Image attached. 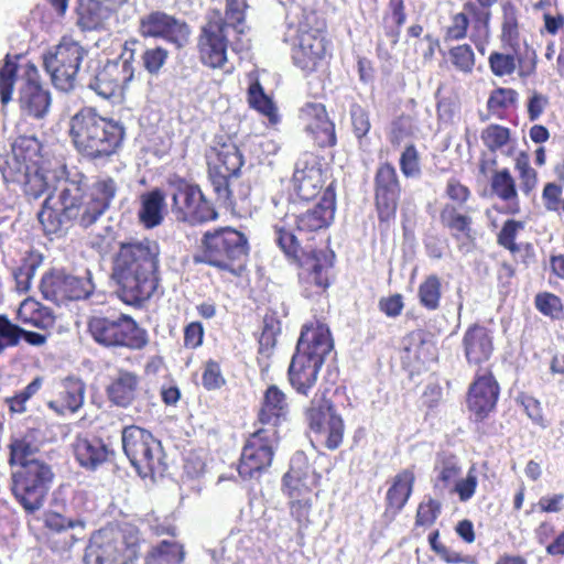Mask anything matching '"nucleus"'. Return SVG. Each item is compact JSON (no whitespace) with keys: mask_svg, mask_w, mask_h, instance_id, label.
Segmentation results:
<instances>
[{"mask_svg":"<svg viewBox=\"0 0 564 564\" xmlns=\"http://www.w3.org/2000/svg\"><path fill=\"white\" fill-rule=\"evenodd\" d=\"M247 101L250 108L268 118L270 123H278L279 115L276 106L271 97H269L259 80L252 82L247 91Z\"/></svg>","mask_w":564,"mask_h":564,"instance_id":"42","label":"nucleus"},{"mask_svg":"<svg viewBox=\"0 0 564 564\" xmlns=\"http://www.w3.org/2000/svg\"><path fill=\"white\" fill-rule=\"evenodd\" d=\"M498 0H467L466 9L471 14L470 41L480 54H485L489 43V23L491 19V7Z\"/></svg>","mask_w":564,"mask_h":564,"instance_id":"33","label":"nucleus"},{"mask_svg":"<svg viewBox=\"0 0 564 564\" xmlns=\"http://www.w3.org/2000/svg\"><path fill=\"white\" fill-rule=\"evenodd\" d=\"M85 55L86 51L80 43L66 35L53 51L44 54L45 70L56 88L63 91L74 88Z\"/></svg>","mask_w":564,"mask_h":564,"instance_id":"17","label":"nucleus"},{"mask_svg":"<svg viewBox=\"0 0 564 564\" xmlns=\"http://www.w3.org/2000/svg\"><path fill=\"white\" fill-rule=\"evenodd\" d=\"M442 295V280L437 274L426 275L417 288L419 303L427 311H437L441 307Z\"/></svg>","mask_w":564,"mask_h":564,"instance_id":"47","label":"nucleus"},{"mask_svg":"<svg viewBox=\"0 0 564 564\" xmlns=\"http://www.w3.org/2000/svg\"><path fill=\"white\" fill-rule=\"evenodd\" d=\"M280 442L273 430H259L249 434L241 449L238 475L243 480L259 479L272 466Z\"/></svg>","mask_w":564,"mask_h":564,"instance_id":"16","label":"nucleus"},{"mask_svg":"<svg viewBox=\"0 0 564 564\" xmlns=\"http://www.w3.org/2000/svg\"><path fill=\"white\" fill-rule=\"evenodd\" d=\"M462 350L467 365L476 370H486L494 355V332L480 323L470 324L462 337Z\"/></svg>","mask_w":564,"mask_h":564,"instance_id":"25","label":"nucleus"},{"mask_svg":"<svg viewBox=\"0 0 564 564\" xmlns=\"http://www.w3.org/2000/svg\"><path fill=\"white\" fill-rule=\"evenodd\" d=\"M441 513H442V503L435 498H432V497L425 498L417 505L416 512H415V519H414V529L432 528L436 523Z\"/></svg>","mask_w":564,"mask_h":564,"instance_id":"53","label":"nucleus"},{"mask_svg":"<svg viewBox=\"0 0 564 564\" xmlns=\"http://www.w3.org/2000/svg\"><path fill=\"white\" fill-rule=\"evenodd\" d=\"M51 196H48L42 204V208L37 214L39 221L45 235H57L63 230L72 227L70 220L64 217V206L56 210L50 205Z\"/></svg>","mask_w":564,"mask_h":564,"instance_id":"44","label":"nucleus"},{"mask_svg":"<svg viewBox=\"0 0 564 564\" xmlns=\"http://www.w3.org/2000/svg\"><path fill=\"white\" fill-rule=\"evenodd\" d=\"M65 174L58 202L64 206V217L70 225L88 228L93 226L110 207L117 193V183L111 176L97 178L91 185L83 172L70 174L62 165Z\"/></svg>","mask_w":564,"mask_h":564,"instance_id":"5","label":"nucleus"},{"mask_svg":"<svg viewBox=\"0 0 564 564\" xmlns=\"http://www.w3.org/2000/svg\"><path fill=\"white\" fill-rule=\"evenodd\" d=\"M77 24L84 31L98 30L102 26L104 7L98 0H82L77 7Z\"/></svg>","mask_w":564,"mask_h":564,"instance_id":"46","label":"nucleus"},{"mask_svg":"<svg viewBox=\"0 0 564 564\" xmlns=\"http://www.w3.org/2000/svg\"><path fill=\"white\" fill-rule=\"evenodd\" d=\"M294 189L304 200L318 196L325 185L324 171L313 154H305L296 163L293 174Z\"/></svg>","mask_w":564,"mask_h":564,"instance_id":"28","label":"nucleus"},{"mask_svg":"<svg viewBox=\"0 0 564 564\" xmlns=\"http://www.w3.org/2000/svg\"><path fill=\"white\" fill-rule=\"evenodd\" d=\"M15 319L19 325H28L41 330H48L56 323L53 310L33 297H26L19 304Z\"/></svg>","mask_w":564,"mask_h":564,"instance_id":"34","label":"nucleus"},{"mask_svg":"<svg viewBox=\"0 0 564 564\" xmlns=\"http://www.w3.org/2000/svg\"><path fill=\"white\" fill-rule=\"evenodd\" d=\"M227 380L223 373L220 364L215 359H208L202 365V386L207 391L220 390Z\"/></svg>","mask_w":564,"mask_h":564,"instance_id":"56","label":"nucleus"},{"mask_svg":"<svg viewBox=\"0 0 564 564\" xmlns=\"http://www.w3.org/2000/svg\"><path fill=\"white\" fill-rule=\"evenodd\" d=\"M208 178L217 202L236 210L251 194V186L241 178L245 160L237 144L229 137H218L206 154Z\"/></svg>","mask_w":564,"mask_h":564,"instance_id":"6","label":"nucleus"},{"mask_svg":"<svg viewBox=\"0 0 564 564\" xmlns=\"http://www.w3.org/2000/svg\"><path fill=\"white\" fill-rule=\"evenodd\" d=\"M21 325L13 323L8 315L0 314V356L8 349L20 345Z\"/></svg>","mask_w":564,"mask_h":564,"instance_id":"60","label":"nucleus"},{"mask_svg":"<svg viewBox=\"0 0 564 564\" xmlns=\"http://www.w3.org/2000/svg\"><path fill=\"white\" fill-rule=\"evenodd\" d=\"M142 534L138 527L124 524L117 533L89 550L85 564H135L141 555Z\"/></svg>","mask_w":564,"mask_h":564,"instance_id":"14","label":"nucleus"},{"mask_svg":"<svg viewBox=\"0 0 564 564\" xmlns=\"http://www.w3.org/2000/svg\"><path fill=\"white\" fill-rule=\"evenodd\" d=\"M533 302L536 311L543 316L552 321L564 318V303L558 295L549 291L539 292Z\"/></svg>","mask_w":564,"mask_h":564,"instance_id":"52","label":"nucleus"},{"mask_svg":"<svg viewBox=\"0 0 564 564\" xmlns=\"http://www.w3.org/2000/svg\"><path fill=\"white\" fill-rule=\"evenodd\" d=\"M167 58L169 51L160 45L144 50L141 55L142 66L151 75L159 74Z\"/></svg>","mask_w":564,"mask_h":564,"instance_id":"64","label":"nucleus"},{"mask_svg":"<svg viewBox=\"0 0 564 564\" xmlns=\"http://www.w3.org/2000/svg\"><path fill=\"white\" fill-rule=\"evenodd\" d=\"M4 181L21 185L24 194L34 199L42 196L48 189V183L41 165L37 169L22 172L21 180Z\"/></svg>","mask_w":564,"mask_h":564,"instance_id":"49","label":"nucleus"},{"mask_svg":"<svg viewBox=\"0 0 564 564\" xmlns=\"http://www.w3.org/2000/svg\"><path fill=\"white\" fill-rule=\"evenodd\" d=\"M170 185L173 188L171 212L177 221L195 226L217 219L215 207L197 184L178 177Z\"/></svg>","mask_w":564,"mask_h":564,"instance_id":"15","label":"nucleus"},{"mask_svg":"<svg viewBox=\"0 0 564 564\" xmlns=\"http://www.w3.org/2000/svg\"><path fill=\"white\" fill-rule=\"evenodd\" d=\"M39 431L29 429L20 437L12 438L9 444V465L23 466L32 460H39L34 456L41 449V443L37 440Z\"/></svg>","mask_w":564,"mask_h":564,"instance_id":"38","label":"nucleus"},{"mask_svg":"<svg viewBox=\"0 0 564 564\" xmlns=\"http://www.w3.org/2000/svg\"><path fill=\"white\" fill-rule=\"evenodd\" d=\"M451 65L462 74H471L476 65L473 47L467 44H457L448 50Z\"/></svg>","mask_w":564,"mask_h":564,"instance_id":"54","label":"nucleus"},{"mask_svg":"<svg viewBox=\"0 0 564 564\" xmlns=\"http://www.w3.org/2000/svg\"><path fill=\"white\" fill-rule=\"evenodd\" d=\"M111 451L99 437H78L74 444V455L77 463L88 469L95 470L106 463Z\"/></svg>","mask_w":564,"mask_h":564,"instance_id":"36","label":"nucleus"},{"mask_svg":"<svg viewBox=\"0 0 564 564\" xmlns=\"http://www.w3.org/2000/svg\"><path fill=\"white\" fill-rule=\"evenodd\" d=\"M481 140L491 152H496L509 143L510 129L500 124H489L482 130Z\"/></svg>","mask_w":564,"mask_h":564,"instance_id":"62","label":"nucleus"},{"mask_svg":"<svg viewBox=\"0 0 564 564\" xmlns=\"http://www.w3.org/2000/svg\"><path fill=\"white\" fill-rule=\"evenodd\" d=\"M40 291L45 300L59 304L89 297L94 284L90 278H80L65 270L52 269L42 276Z\"/></svg>","mask_w":564,"mask_h":564,"instance_id":"21","label":"nucleus"},{"mask_svg":"<svg viewBox=\"0 0 564 564\" xmlns=\"http://www.w3.org/2000/svg\"><path fill=\"white\" fill-rule=\"evenodd\" d=\"M401 192L402 186L394 165L388 161L379 163L373 176V199L381 230H387L395 219Z\"/></svg>","mask_w":564,"mask_h":564,"instance_id":"19","label":"nucleus"},{"mask_svg":"<svg viewBox=\"0 0 564 564\" xmlns=\"http://www.w3.org/2000/svg\"><path fill=\"white\" fill-rule=\"evenodd\" d=\"M42 261L43 257L37 251L30 250L25 253L20 265L13 271L18 292L25 293L30 290L32 280Z\"/></svg>","mask_w":564,"mask_h":564,"instance_id":"43","label":"nucleus"},{"mask_svg":"<svg viewBox=\"0 0 564 564\" xmlns=\"http://www.w3.org/2000/svg\"><path fill=\"white\" fill-rule=\"evenodd\" d=\"M42 162V143L34 135H18L11 153L0 163L4 180H21L22 172L37 169Z\"/></svg>","mask_w":564,"mask_h":564,"instance_id":"23","label":"nucleus"},{"mask_svg":"<svg viewBox=\"0 0 564 564\" xmlns=\"http://www.w3.org/2000/svg\"><path fill=\"white\" fill-rule=\"evenodd\" d=\"M514 170L520 181V191L523 195L529 196L536 188L539 183V174L531 166L527 152L521 151L514 159Z\"/></svg>","mask_w":564,"mask_h":564,"instance_id":"50","label":"nucleus"},{"mask_svg":"<svg viewBox=\"0 0 564 564\" xmlns=\"http://www.w3.org/2000/svg\"><path fill=\"white\" fill-rule=\"evenodd\" d=\"M18 55L7 54L0 66V101L3 106L11 101L18 78Z\"/></svg>","mask_w":564,"mask_h":564,"instance_id":"48","label":"nucleus"},{"mask_svg":"<svg viewBox=\"0 0 564 564\" xmlns=\"http://www.w3.org/2000/svg\"><path fill=\"white\" fill-rule=\"evenodd\" d=\"M159 256L158 242L148 238L119 245L112 276L124 304L140 306L154 294L160 281Z\"/></svg>","mask_w":564,"mask_h":564,"instance_id":"2","label":"nucleus"},{"mask_svg":"<svg viewBox=\"0 0 564 564\" xmlns=\"http://www.w3.org/2000/svg\"><path fill=\"white\" fill-rule=\"evenodd\" d=\"M85 393V382L76 376H67L56 384L47 408L58 415L74 414L83 406Z\"/></svg>","mask_w":564,"mask_h":564,"instance_id":"30","label":"nucleus"},{"mask_svg":"<svg viewBox=\"0 0 564 564\" xmlns=\"http://www.w3.org/2000/svg\"><path fill=\"white\" fill-rule=\"evenodd\" d=\"M141 389V377L129 369L119 368L115 377L106 386L108 401L118 408L131 406Z\"/></svg>","mask_w":564,"mask_h":564,"instance_id":"31","label":"nucleus"},{"mask_svg":"<svg viewBox=\"0 0 564 564\" xmlns=\"http://www.w3.org/2000/svg\"><path fill=\"white\" fill-rule=\"evenodd\" d=\"M289 403L286 394L275 384H270L263 392L254 425L259 430H273L279 433V426L286 420Z\"/></svg>","mask_w":564,"mask_h":564,"instance_id":"27","label":"nucleus"},{"mask_svg":"<svg viewBox=\"0 0 564 564\" xmlns=\"http://www.w3.org/2000/svg\"><path fill=\"white\" fill-rule=\"evenodd\" d=\"M490 189L500 200L508 204L506 214L516 215L520 213L517 183L508 167L494 171L490 180Z\"/></svg>","mask_w":564,"mask_h":564,"instance_id":"37","label":"nucleus"},{"mask_svg":"<svg viewBox=\"0 0 564 564\" xmlns=\"http://www.w3.org/2000/svg\"><path fill=\"white\" fill-rule=\"evenodd\" d=\"M280 333V322L273 316L265 315L263 327L259 337V354L269 357L276 344V336Z\"/></svg>","mask_w":564,"mask_h":564,"instance_id":"57","label":"nucleus"},{"mask_svg":"<svg viewBox=\"0 0 564 564\" xmlns=\"http://www.w3.org/2000/svg\"><path fill=\"white\" fill-rule=\"evenodd\" d=\"M87 329L95 343L108 349L140 351L150 344L148 330L126 313L94 315Z\"/></svg>","mask_w":564,"mask_h":564,"instance_id":"10","label":"nucleus"},{"mask_svg":"<svg viewBox=\"0 0 564 564\" xmlns=\"http://www.w3.org/2000/svg\"><path fill=\"white\" fill-rule=\"evenodd\" d=\"M459 207L454 204H445L440 212L441 224L454 239H470L473 236V218L467 213L462 212Z\"/></svg>","mask_w":564,"mask_h":564,"instance_id":"39","label":"nucleus"},{"mask_svg":"<svg viewBox=\"0 0 564 564\" xmlns=\"http://www.w3.org/2000/svg\"><path fill=\"white\" fill-rule=\"evenodd\" d=\"M285 21L284 42L290 46L293 65L305 75L319 70L330 57L326 20L313 7L292 2Z\"/></svg>","mask_w":564,"mask_h":564,"instance_id":"3","label":"nucleus"},{"mask_svg":"<svg viewBox=\"0 0 564 564\" xmlns=\"http://www.w3.org/2000/svg\"><path fill=\"white\" fill-rule=\"evenodd\" d=\"M403 362L413 369L430 364L436 359V348L432 335L422 328L409 332L402 338Z\"/></svg>","mask_w":564,"mask_h":564,"instance_id":"29","label":"nucleus"},{"mask_svg":"<svg viewBox=\"0 0 564 564\" xmlns=\"http://www.w3.org/2000/svg\"><path fill=\"white\" fill-rule=\"evenodd\" d=\"M165 195L161 188H154L141 195L139 218L147 228L159 226L163 220Z\"/></svg>","mask_w":564,"mask_h":564,"instance_id":"40","label":"nucleus"},{"mask_svg":"<svg viewBox=\"0 0 564 564\" xmlns=\"http://www.w3.org/2000/svg\"><path fill=\"white\" fill-rule=\"evenodd\" d=\"M230 26L227 19L220 17L209 19L197 36V52L199 62L207 68L221 69L225 74H231L234 66H228L227 28Z\"/></svg>","mask_w":564,"mask_h":564,"instance_id":"18","label":"nucleus"},{"mask_svg":"<svg viewBox=\"0 0 564 564\" xmlns=\"http://www.w3.org/2000/svg\"><path fill=\"white\" fill-rule=\"evenodd\" d=\"M69 137L77 153L88 162H109L126 140L124 124L101 116L94 107H83L69 121Z\"/></svg>","mask_w":564,"mask_h":564,"instance_id":"4","label":"nucleus"},{"mask_svg":"<svg viewBox=\"0 0 564 564\" xmlns=\"http://www.w3.org/2000/svg\"><path fill=\"white\" fill-rule=\"evenodd\" d=\"M415 484L414 467L400 470L390 482L384 498L383 517L393 520L412 496Z\"/></svg>","mask_w":564,"mask_h":564,"instance_id":"32","label":"nucleus"},{"mask_svg":"<svg viewBox=\"0 0 564 564\" xmlns=\"http://www.w3.org/2000/svg\"><path fill=\"white\" fill-rule=\"evenodd\" d=\"M337 391L338 387H319L303 409L308 431L326 449L332 452L343 445L346 431L345 421L333 401V395Z\"/></svg>","mask_w":564,"mask_h":564,"instance_id":"9","label":"nucleus"},{"mask_svg":"<svg viewBox=\"0 0 564 564\" xmlns=\"http://www.w3.org/2000/svg\"><path fill=\"white\" fill-rule=\"evenodd\" d=\"M282 491L288 502H314L318 498L310 477L293 466L282 477Z\"/></svg>","mask_w":564,"mask_h":564,"instance_id":"35","label":"nucleus"},{"mask_svg":"<svg viewBox=\"0 0 564 564\" xmlns=\"http://www.w3.org/2000/svg\"><path fill=\"white\" fill-rule=\"evenodd\" d=\"M43 524L45 529L53 533H62L69 529L85 527L83 520L66 518L54 510H47L43 513Z\"/></svg>","mask_w":564,"mask_h":564,"instance_id":"59","label":"nucleus"},{"mask_svg":"<svg viewBox=\"0 0 564 564\" xmlns=\"http://www.w3.org/2000/svg\"><path fill=\"white\" fill-rule=\"evenodd\" d=\"M225 17L230 26L238 33H245L247 0H225Z\"/></svg>","mask_w":564,"mask_h":564,"instance_id":"61","label":"nucleus"},{"mask_svg":"<svg viewBox=\"0 0 564 564\" xmlns=\"http://www.w3.org/2000/svg\"><path fill=\"white\" fill-rule=\"evenodd\" d=\"M138 33L143 39L162 40L182 48L189 42L192 31L185 20L163 10H152L139 18Z\"/></svg>","mask_w":564,"mask_h":564,"instance_id":"20","label":"nucleus"},{"mask_svg":"<svg viewBox=\"0 0 564 564\" xmlns=\"http://www.w3.org/2000/svg\"><path fill=\"white\" fill-rule=\"evenodd\" d=\"M140 41L130 37L124 41L122 51L118 58L107 61L97 72L89 87L97 95L109 100H121L124 91L134 77L133 63L135 50Z\"/></svg>","mask_w":564,"mask_h":564,"instance_id":"12","label":"nucleus"},{"mask_svg":"<svg viewBox=\"0 0 564 564\" xmlns=\"http://www.w3.org/2000/svg\"><path fill=\"white\" fill-rule=\"evenodd\" d=\"M336 194L328 185L321 200L295 215V231L274 226L275 242L285 258L297 267V280L307 299L324 294L334 281L336 254L330 248L314 246L317 236L326 232L334 221Z\"/></svg>","mask_w":564,"mask_h":564,"instance_id":"1","label":"nucleus"},{"mask_svg":"<svg viewBox=\"0 0 564 564\" xmlns=\"http://www.w3.org/2000/svg\"><path fill=\"white\" fill-rule=\"evenodd\" d=\"M399 165L404 177H417L421 175L420 153L414 143L408 144L402 151Z\"/></svg>","mask_w":564,"mask_h":564,"instance_id":"63","label":"nucleus"},{"mask_svg":"<svg viewBox=\"0 0 564 564\" xmlns=\"http://www.w3.org/2000/svg\"><path fill=\"white\" fill-rule=\"evenodd\" d=\"M500 42L503 46L517 51L520 43V22L517 7L508 1L501 7Z\"/></svg>","mask_w":564,"mask_h":564,"instance_id":"41","label":"nucleus"},{"mask_svg":"<svg viewBox=\"0 0 564 564\" xmlns=\"http://www.w3.org/2000/svg\"><path fill=\"white\" fill-rule=\"evenodd\" d=\"M299 116L305 122V131L317 148L327 149L337 144L336 126L325 105L306 102L300 108Z\"/></svg>","mask_w":564,"mask_h":564,"instance_id":"24","label":"nucleus"},{"mask_svg":"<svg viewBox=\"0 0 564 564\" xmlns=\"http://www.w3.org/2000/svg\"><path fill=\"white\" fill-rule=\"evenodd\" d=\"M54 479L52 467L44 460H32L11 474V492L28 514L43 508Z\"/></svg>","mask_w":564,"mask_h":564,"instance_id":"11","label":"nucleus"},{"mask_svg":"<svg viewBox=\"0 0 564 564\" xmlns=\"http://www.w3.org/2000/svg\"><path fill=\"white\" fill-rule=\"evenodd\" d=\"M19 105L23 112L37 119L46 115L51 105V95L42 86L39 69L32 63L25 66Z\"/></svg>","mask_w":564,"mask_h":564,"instance_id":"26","label":"nucleus"},{"mask_svg":"<svg viewBox=\"0 0 564 564\" xmlns=\"http://www.w3.org/2000/svg\"><path fill=\"white\" fill-rule=\"evenodd\" d=\"M488 65L496 77L510 76L517 69V56L511 53L492 51L488 57Z\"/></svg>","mask_w":564,"mask_h":564,"instance_id":"58","label":"nucleus"},{"mask_svg":"<svg viewBox=\"0 0 564 564\" xmlns=\"http://www.w3.org/2000/svg\"><path fill=\"white\" fill-rule=\"evenodd\" d=\"M471 24V14L466 9V2L463 4V11L451 15L449 24L444 30V41L455 42L467 37L469 25Z\"/></svg>","mask_w":564,"mask_h":564,"instance_id":"55","label":"nucleus"},{"mask_svg":"<svg viewBox=\"0 0 564 564\" xmlns=\"http://www.w3.org/2000/svg\"><path fill=\"white\" fill-rule=\"evenodd\" d=\"M499 395L500 386L494 372L476 370L466 394V404L475 421H484L496 410Z\"/></svg>","mask_w":564,"mask_h":564,"instance_id":"22","label":"nucleus"},{"mask_svg":"<svg viewBox=\"0 0 564 564\" xmlns=\"http://www.w3.org/2000/svg\"><path fill=\"white\" fill-rule=\"evenodd\" d=\"M517 99L518 93L513 88H496L489 95L487 110L492 116L502 119L507 110L517 102Z\"/></svg>","mask_w":564,"mask_h":564,"instance_id":"51","label":"nucleus"},{"mask_svg":"<svg viewBox=\"0 0 564 564\" xmlns=\"http://www.w3.org/2000/svg\"><path fill=\"white\" fill-rule=\"evenodd\" d=\"M183 545L175 541L163 540L153 546L145 556L147 564H181L184 561Z\"/></svg>","mask_w":564,"mask_h":564,"instance_id":"45","label":"nucleus"},{"mask_svg":"<svg viewBox=\"0 0 564 564\" xmlns=\"http://www.w3.org/2000/svg\"><path fill=\"white\" fill-rule=\"evenodd\" d=\"M122 449L138 474L153 478L165 469L161 442L151 432L137 425L123 427Z\"/></svg>","mask_w":564,"mask_h":564,"instance_id":"13","label":"nucleus"},{"mask_svg":"<svg viewBox=\"0 0 564 564\" xmlns=\"http://www.w3.org/2000/svg\"><path fill=\"white\" fill-rule=\"evenodd\" d=\"M249 241L236 228L226 226L203 234L195 263L217 269L224 278H241L247 272Z\"/></svg>","mask_w":564,"mask_h":564,"instance_id":"7","label":"nucleus"},{"mask_svg":"<svg viewBox=\"0 0 564 564\" xmlns=\"http://www.w3.org/2000/svg\"><path fill=\"white\" fill-rule=\"evenodd\" d=\"M332 348L330 332L325 324L316 322L302 328L288 369L290 384L299 394L306 397L316 384L318 372Z\"/></svg>","mask_w":564,"mask_h":564,"instance_id":"8","label":"nucleus"}]
</instances>
